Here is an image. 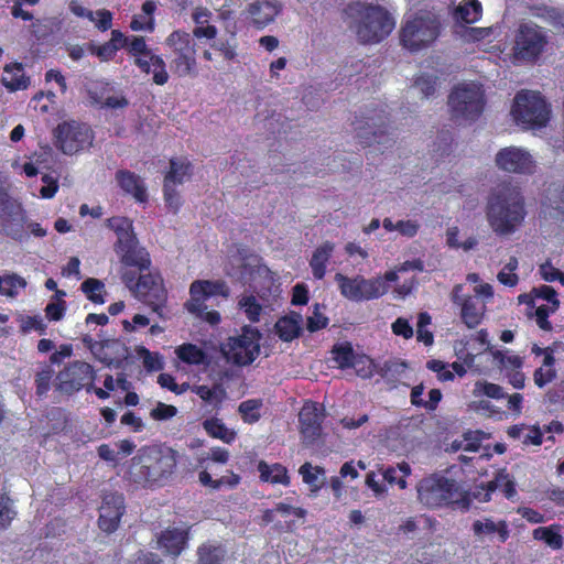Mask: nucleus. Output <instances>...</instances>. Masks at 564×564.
I'll return each instance as SVG.
<instances>
[{"mask_svg":"<svg viewBox=\"0 0 564 564\" xmlns=\"http://www.w3.org/2000/svg\"><path fill=\"white\" fill-rule=\"evenodd\" d=\"M486 215L494 232L498 236L512 235L527 216L521 192L509 186L498 189L488 199Z\"/></svg>","mask_w":564,"mask_h":564,"instance_id":"1","label":"nucleus"},{"mask_svg":"<svg viewBox=\"0 0 564 564\" xmlns=\"http://www.w3.org/2000/svg\"><path fill=\"white\" fill-rule=\"evenodd\" d=\"M419 501L429 509L451 508L468 510L471 498L455 479L432 474L421 479L416 486Z\"/></svg>","mask_w":564,"mask_h":564,"instance_id":"2","label":"nucleus"},{"mask_svg":"<svg viewBox=\"0 0 564 564\" xmlns=\"http://www.w3.org/2000/svg\"><path fill=\"white\" fill-rule=\"evenodd\" d=\"M345 12L358 22L356 33L358 40L364 44L381 42L395 26L393 17L379 4L356 1L349 3Z\"/></svg>","mask_w":564,"mask_h":564,"instance_id":"3","label":"nucleus"},{"mask_svg":"<svg viewBox=\"0 0 564 564\" xmlns=\"http://www.w3.org/2000/svg\"><path fill=\"white\" fill-rule=\"evenodd\" d=\"M177 463V453L166 446H148L132 458L131 474L138 481L161 482L171 476Z\"/></svg>","mask_w":564,"mask_h":564,"instance_id":"4","label":"nucleus"},{"mask_svg":"<svg viewBox=\"0 0 564 564\" xmlns=\"http://www.w3.org/2000/svg\"><path fill=\"white\" fill-rule=\"evenodd\" d=\"M106 225L117 236L115 250L121 262L140 270L148 269L150 265L149 253L139 245L132 221L127 217L115 216L108 218Z\"/></svg>","mask_w":564,"mask_h":564,"instance_id":"5","label":"nucleus"},{"mask_svg":"<svg viewBox=\"0 0 564 564\" xmlns=\"http://www.w3.org/2000/svg\"><path fill=\"white\" fill-rule=\"evenodd\" d=\"M441 33L440 20L431 13H416L404 21L400 30V43L410 52L431 46Z\"/></svg>","mask_w":564,"mask_h":564,"instance_id":"6","label":"nucleus"},{"mask_svg":"<svg viewBox=\"0 0 564 564\" xmlns=\"http://www.w3.org/2000/svg\"><path fill=\"white\" fill-rule=\"evenodd\" d=\"M511 112L518 123L536 129L547 124L551 109L541 93L521 90L514 97Z\"/></svg>","mask_w":564,"mask_h":564,"instance_id":"7","label":"nucleus"},{"mask_svg":"<svg viewBox=\"0 0 564 564\" xmlns=\"http://www.w3.org/2000/svg\"><path fill=\"white\" fill-rule=\"evenodd\" d=\"M448 106L454 120L476 121L484 111V93L475 84L458 85L448 96Z\"/></svg>","mask_w":564,"mask_h":564,"instance_id":"8","label":"nucleus"},{"mask_svg":"<svg viewBox=\"0 0 564 564\" xmlns=\"http://www.w3.org/2000/svg\"><path fill=\"white\" fill-rule=\"evenodd\" d=\"M340 294L352 302L377 300L389 291L380 276L366 279L364 275L347 276L337 272L334 276Z\"/></svg>","mask_w":564,"mask_h":564,"instance_id":"9","label":"nucleus"},{"mask_svg":"<svg viewBox=\"0 0 564 564\" xmlns=\"http://www.w3.org/2000/svg\"><path fill=\"white\" fill-rule=\"evenodd\" d=\"M354 124L358 142L364 148L378 144L388 149L394 143L388 131V117L383 110L372 109Z\"/></svg>","mask_w":564,"mask_h":564,"instance_id":"10","label":"nucleus"},{"mask_svg":"<svg viewBox=\"0 0 564 564\" xmlns=\"http://www.w3.org/2000/svg\"><path fill=\"white\" fill-rule=\"evenodd\" d=\"M191 300L186 303L188 312L199 314L210 325L220 322V314L216 311L204 312L205 301L214 295H228V289L221 281H195L189 289Z\"/></svg>","mask_w":564,"mask_h":564,"instance_id":"11","label":"nucleus"},{"mask_svg":"<svg viewBox=\"0 0 564 564\" xmlns=\"http://www.w3.org/2000/svg\"><path fill=\"white\" fill-rule=\"evenodd\" d=\"M193 174V165L187 158H173L170 160V167L164 176L163 192L166 206L176 213L182 198L177 186L187 182Z\"/></svg>","mask_w":564,"mask_h":564,"instance_id":"12","label":"nucleus"},{"mask_svg":"<svg viewBox=\"0 0 564 564\" xmlns=\"http://www.w3.org/2000/svg\"><path fill=\"white\" fill-rule=\"evenodd\" d=\"M547 43L541 28L532 23H523L516 34L513 47L514 58L525 62H535Z\"/></svg>","mask_w":564,"mask_h":564,"instance_id":"13","label":"nucleus"},{"mask_svg":"<svg viewBox=\"0 0 564 564\" xmlns=\"http://www.w3.org/2000/svg\"><path fill=\"white\" fill-rule=\"evenodd\" d=\"M56 138L59 149L69 155L88 148L93 141L89 127L75 121L61 123L56 130Z\"/></svg>","mask_w":564,"mask_h":564,"instance_id":"14","label":"nucleus"},{"mask_svg":"<svg viewBox=\"0 0 564 564\" xmlns=\"http://www.w3.org/2000/svg\"><path fill=\"white\" fill-rule=\"evenodd\" d=\"M463 285L456 284L452 291V302L460 307V318L465 326L474 329L479 326L487 311L486 302L473 295H462Z\"/></svg>","mask_w":564,"mask_h":564,"instance_id":"15","label":"nucleus"},{"mask_svg":"<svg viewBox=\"0 0 564 564\" xmlns=\"http://www.w3.org/2000/svg\"><path fill=\"white\" fill-rule=\"evenodd\" d=\"M495 162L500 170L514 174H531L535 167L532 155L518 147L502 148L496 154Z\"/></svg>","mask_w":564,"mask_h":564,"instance_id":"16","label":"nucleus"},{"mask_svg":"<svg viewBox=\"0 0 564 564\" xmlns=\"http://www.w3.org/2000/svg\"><path fill=\"white\" fill-rule=\"evenodd\" d=\"M94 378L95 371L89 364L74 361L58 373V389L68 394L83 388L87 389Z\"/></svg>","mask_w":564,"mask_h":564,"instance_id":"17","label":"nucleus"},{"mask_svg":"<svg viewBox=\"0 0 564 564\" xmlns=\"http://www.w3.org/2000/svg\"><path fill=\"white\" fill-rule=\"evenodd\" d=\"M325 411L317 402L307 400L300 413V432L305 444H314L322 435Z\"/></svg>","mask_w":564,"mask_h":564,"instance_id":"18","label":"nucleus"},{"mask_svg":"<svg viewBox=\"0 0 564 564\" xmlns=\"http://www.w3.org/2000/svg\"><path fill=\"white\" fill-rule=\"evenodd\" d=\"M134 292L140 300L152 306L154 312H159L166 300L163 280L159 273L141 274L135 283Z\"/></svg>","mask_w":564,"mask_h":564,"instance_id":"19","label":"nucleus"},{"mask_svg":"<svg viewBox=\"0 0 564 564\" xmlns=\"http://www.w3.org/2000/svg\"><path fill=\"white\" fill-rule=\"evenodd\" d=\"M89 349L99 361L115 368L120 367L129 356L127 346L118 339L90 341Z\"/></svg>","mask_w":564,"mask_h":564,"instance_id":"20","label":"nucleus"},{"mask_svg":"<svg viewBox=\"0 0 564 564\" xmlns=\"http://www.w3.org/2000/svg\"><path fill=\"white\" fill-rule=\"evenodd\" d=\"M123 498L119 494H106L99 509V527L105 532L117 530L123 513Z\"/></svg>","mask_w":564,"mask_h":564,"instance_id":"21","label":"nucleus"},{"mask_svg":"<svg viewBox=\"0 0 564 564\" xmlns=\"http://www.w3.org/2000/svg\"><path fill=\"white\" fill-rule=\"evenodd\" d=\"M281 11V4L273 0H257L249 4V17L252 24L261 30L274 21Z\"/></svg>","mask_w":564,"mask_h":564,"instance_id":"22","label":"nucleus"},{"mask_svg":"<svg viewBox=\"0 0 564 564\" xmlns=\"http://www.w3.org/2000/svg\"><path fill=\"white\" fill-rule=\"evenodd\" d=\"M226 273L237 281H243L247 270V251L243 243L227 247Z\"/></svg>","mask_w":564,"mask_h":564,"instance_id":"23","label":"nucleus"},{"mask_svg":"<svg viewBox=\"0 0 564 564\" xmlns=\"http://www.w3.org/2000/svg\"><path fill=\"white\" fill-rule=\"evenodd\" d=\"M187 531L184 528L167 529L158 539L159 549L173 557L178 556L186 546Z\"/></svg>","mask_w":564,"mask_h":564,"instance_id":"24","label":"nucleus"},{"mask_svg":"<svg viewBox=\"0 0 564 564\" xmlns=\"http://www.w3.org/2000/svg\"><path fill=\"white\" fill-rule=\"evenodd\" d=\"M471 530L477 538L497 534L500 543L507 542L510 536L509 525L506 520L494 521L491 518L475 520Z\"/></svg>","mask_w":564,"mask_h":564,"instance_id":"25","label":"nucleus"},{"mask_svg":"<svg viewBox=\"0 0 564 564\" xmlns=\"http://www.w3.org/2000/svg\"><path fill=\"white\" fill-rule=\"evenodd\" d=\"M242 334L239 337H230L221 346V352L227 361L235 365H245L247 362V326L241 328Z\"/></svg>","mask_w":564,"mask_h":564,"instance_id":"26","label":"nucleus"},{"mask_svg":"<svg viewBox=\"0 0 564 564\" xmlns=\"http://www.w3.org/2000/svg\"><path fill=\"white\" fill-rule=\"evenodd\" d=\"M116 180L121 189L133 196V198L140 203H143L148 198L147 188L143 181L135 174L129 171H119L116 174Z\"/></svg>","mask_w":564,"mask_h":564,"instance_id":"27","label":"nucleus"},{"mask_svg":"<svg viewBox=\"0 0 564 564\" xmlns=\"http://www.w3.org/2000/svg\"><path fill=\"white\" fill-rule=\"evenodd\" d=\"M335 245L330 241H325L318 246L310 260V267L312 269L313 276L316 280L324 279L326 274L327 264L333 256Z\"/></svg>","mask_w":564,"mask_h":564,"instance_id":"28","label":"nucleus"},{"mask_svg":"<svg viewBox=\"0 0 564 564\" xmlns=\"http://www.w3.org/2000/svg\"><path fill=\"white\" fill-rule=\"evenodd\" d=\"M171 69L178 77L197 74L196 50L173 54Z\"/></svg>","mask_w":564,"mask_h":564,"instance_id":"29","label":"nucleus"},{"mask_svg":"<svg viewBox=\"0 0 564 564\" xmlns=\"http://www.w3.org/2000/svg\"><path fill=\"white\" fill-rule=\"evenodd\" d=\"M1 80L3 86L10 91L26 89L30 85V79L25 77L23 67L19 63L7 65Z\"/></svg>","mask_w":564,"mask_h":564,"instance_id":"30","label":"nucleus"},{"mask_svg":"<svg viewBox=\"0 0 564 564\" xmlns=\"http://www.w3.org/2000/svg\"><path fill=\"white\" fill-rule=\"evenodd\" d=\"M258 470L260 473V478L262 481L271 484H281L283 486L290 485L288 469L281 464L269 465L265 462L261 460L258 465Z\"/></svg>","mask_w":564,"mask_h":564,"instance_id":"31","label":"nucleus"},{"mask_svg":"<svg viewBox=\"0 0 564 564\" xmlns=\"http://www.w3.org/2000/svg\"><path fill=\"white\" fill-rule=\"evenodd\" d=\"M156 10V3L152 0H148L142 4L141 13L135 14L132 18L130 28L133 31H145L152 32L155 28L154 12Z\"/></svg>","mask_w":564,"mask_h":564,"instance_id":"32","label":"nucleus"},{"mask_svg":"<svg viewBox=\"0 0 564 564\" xmlns=\"http://www.w3.org/2000/svg\"><path fill=\"white\" fill-rule=\"evenodd\" d=\"M300 321L299 315L295 317L288 315L280 317L274 325L279 338L286 343L297 338L302 332Z\"/></svg>","mask_w":564,"mask_h":564,"instance_id":"33","label":"nucleus"},{"mask_svg":"<svg viewBox=\"0 0 564 564\" xmlns=\"http://www.w3.org/2000/svg\"><path fill=\"white\" fill-rule=\"evenodd\" d=\"M532 535L534 540L543 541L552 550H560L563 546L560 524L554 523L549 527H539L533 530Z\"/></svg>","mask_w":564,"mask_h":564,"instance_id":"34","label":"nucleus"},{"mask_svg":"<svg viewBox=\"0 0 564 564\" xmlns=\"http://www.w3.org/2000/svg\"><path fill=\"white\" fill-rule=\"evenodd\" d=\"M164 44L173 54L196 50L192 35L184 30H174Z\"/></svg>","mask_w":564,"mask_h":564,"instance_id":"35","label":"nucleus"},{"mask_svg":"<svg viewBox=\"0 0 564 564\" xmlns=\"http://www.w3.org/2000/svg\"><path fill=\"white\" fill-rule=\"evenodd\" d=\"M128 53L133 57L134 64L139 68L147 67V61L154 55L151 48L148 47L144 37L131 36L127 46Z\"/></svg>","mask_w":564,"mask_h":564,"instance_id":"36","label":"nucleus"},{"mask_svg":"<svg viewBox=\"0 0 564 564\" xmlns=\"http://www.w3.org/2000/svg\"><path fill=\"white\" fill-rule=\"evenodd\" d=\"M147 61V67L139 68L147 75H152V79L156 85H164L169 80V73L166 70V64L160 55H152Z\"/></svg>","mask_w":564,"mask_h":564,"instance_id":"37","label":"nucleus"},{"mask_svg":"<svg viewBox=\"0 0 564 564\" xmlns=\"http://www.w3.org/2000/svg\"><path fill=\"white\" fill-rule=\"evenodd\" d=\"M411 474V467L406 462H402L397 467L389 466L382 471L384 481L389 485L399 486L400 489L406 488V477Z\"/></svg>","mask_w":564,"mask_h":564,"instance_id":"38","label":"nucleus"},{"mask_svg":"<svg viewBox=\"0 0 564 564\" xmlns=\"http://www.w3.org/2000/svg\"><path fill=\"white\" fill-rule=\"evenodd\" d=\"M482 13V7L479 0H467L460 3L455 11L456 19L471 24L480 20Z\"/></svg>","mask_w":564,"mask_h":564,"instance_id":"39","label":"nucleus"},{"mask_svg":"<svg viewBox=\"0 0 564 564\" xmlns=\"http://www.w3.org/2000/svg\"><path fill=\"white\" fill-rule=\"evenodd\" d=\"M180 360L188 365H204L207 360L205 351L194 344H183L175 349Z\"/></svg>","mask_w":564,"mask_h":564,"instance_id":"40","label":"nucleus"},{"mask_svg":"<svg viewBox=\"0 0 564 564\" xmlns=\"http://www.w3.org/2000/svg\"><path fill=\"white\" fill-rule=\"evenodd\" d=\"M333 360L340 369L354 367L355 351L349 341L334 345L332 349Z\"/></svg>","mask_w":564,"mask_h":564,"instance_id":"41","label":"nucleus"},{"mask_svg":"<svg viewBox=\"0 0 564 564\" xmlns=\"http://www.w3.org/2000/svg\"><path fill=\"white\" fill-rule=\"evenodd\" d=\"M503 478H506L505 468L499 469L492 480L477 486L473 494L474 498L482 502L490 501L492 492L501 486V480H503Z\"/></svg>","mask_w":564,"mask_h":564,"instance_id":"42","label":"nucleus"},{"mask_svg":"<svg viewBox=\"0 0 564 564\" xmlns=\"http://www.w3.org/2000/svg\"><path fill=\"white\" fill-rule=\"evenodd\" d=\"M26 286L25 280L18 274L0 275V294L15 297Z\"/></svg>","mask_w":564,"mask_h":564,"instance_id":"43","label":"nucleus"},{"mask_svg":"<svg viewBox=\"0 0 564 564\" xmlns=\"http://www.w3.org/2000/svg\"><path fill=\"white\" fill-rule=\"evenodd\" d=\"M204 429L212 437L221 440L225 443H231L235 440V432L227 429L218 419L206 420Z\"/></svg>","mask_w":564,"mask_h":564,"instance_id":"44","label":"nucleus"},{"mask_svg":"<svg viewBox=\"0 0 564 564\" xmlns=\"http://www.w3.org/2000/svg\"><path fill=\"white\" fill-rule=\"evenodd\" d=\"M225 551L219 545L206 544L198 550L197 564H223Z\"/></svg>","mask_w":564,"mask_h":564,"instance_id":"45","label":"nucleus"},{"mask_svg":"<svg viewBox=\"0 0 564 564\" xmlns=\"http://www.w3.org/2000/svg\"><path fill=\"white\" fill-rule=\"evenodd\" d=\"M18 322L20 323V329L24 334L36 332L43 335L46 330V324L41 315H23L19 314Z\"/></svg>","mask_w":564,"mask_h":564,"instance_id":"46","label":"nucleus"},{"mask_svg":"<svg viewBox=\"0 0 564 564\" xmlns=\"http://www.w3.org/2000/svg\"><path fill=\"white\" fill-rule=\"evenodd\" d=\"M532 15L553 25L561 24L563 21V13L558 9L545 4L534 6Z\"/></svg>","mask_w":564,"mask_h":564,"instance_id":"47","label":"nucleus"},{"mask_svg":"<svg viewBox=\"0 0 564 564\" xmlns=\"http://www.w3.org/2000/svg\"><path fill=\"white\" fill-rule=\"evenodd\" d=\"M473 394L475 397L486 395L495 400H500L506 397L501 386L488 381H477Z\"/></svg>","mask_w":564,"mask_h":564,"instance_id":"48","label":"nucleus"},{"mask_svg":"<svg viewBox=\"0 0 564 564\" xmlns=\"http://www.w3.org/2000/svg\"><path fill=\"white\" fill-rule=\"evenodd\" d=\"M65 296V292L56 291L52 302L45 307V315L48 321L57 322L61 321L65 314L66 305L62 297Z\"/></svg>","mask_w":564,"mask_h":564,"instance_id":"49","label":"nucleus"},{"mask_svg":"<svg viewBox=\"0 0 564 564\" xmlns=\"http://www.w3.org/2000/svg\"><path fill=\"white\" fill-rule=\"evenodd\" d=\"M249 290L251 289L261 300L269 302L270 297H274L279 291V286L274 285V281L271 278H265L261 288L256 283L252 272L249 271Z\"/></svg>","mask_w":564,"mask_h":564,"instance_id":"50","label":"nucleus"},{"mask_svg":"<svg viewBox=\"0 0 564 564\" xmlns=\"http://www.w3.org/2000/svg\"><path fill=\"white\" fill-rule=\"evenodd\" d=\"M82 290L91 302L98 303V304H101L105 302V300H104L105 285L101 281H99L97 279H93V278L87 279L86 281L83 282Z\"/></svg>","mask_w":564,"mask_h":564,"instance_id":"51","label":"nucleus"},{"mask_svg":"<svg viewBox=\"0 0 564 564\" xmlns=\"http://www.w3.org/2000/svg\"><path fill=\"white\" fill-rule=\"evenodd\" d=\"M203 401L206 403L217 406L223 399V390L218 387L209 388L207 386H195L193 389Z\"/></svg>","mask_w":564,"mask_h":564,"instance_id":"52","label":"nucleus"},{"mask_svg":"<svg viewBox=\"0 0 564 564\" xmlns=\"http://www.w3.org/2000/svg\"><path fill=\"white\" fill-rule=\"evenodd\" d=\"M139 358L142 359L143 366L149 371H158L163 368L162 356L158 352H151L144 347L137 349Z\"/></svg>","mask_w":564,"mask_h":564,"instance_id":"53","label":"nucleus"},{"mask_svg":"<svg viewBox=\"0 0 564 564\" xmlns=\"http://www.w3.org/2000/svg\"><path fill=\"white\" fill-rule=\"evenodd\" d=\"M532 294L535 297H539V299H542V300H545L546 302H549L551 304L552 312H555L560 306L557 293L550 285L543 284V285H540L539 288H533Z\"/></svg>","mask_w":564,"mask_h":564,"instance_id":"54","label":"nucleus"},{"mask_svg":"<svg viewBox=\"0 0 564 564\" xmlns=\"http://www.w3.org/2000/svg\"><path fill=\"white\" fill-rule=\"evenodd\" d=\"M87 20L94 23L99 31L105 32L112 25V13L106 9L91 10V18H87Z\"/></svg>","mask_w":564,"mask_h":564,"instance_id":"55","label":"nucleus"},{"mask_svg":"<svg viewBox=\"0 0 564 564\" xmlns=\"http://www.w3.org/2000/svg\"><path fill=\"white\" fill-rule=\"evenodd\" d=\"M15 514L12 501L8 497H0V532L10 525Z\"/></svg>","mask_w":564,"mask_h":564,"instance_id":"56","label":"nucleus"},{"mask_svg":"<svg viewBox=\"0 0 564 564\" xmlns=\"http://www.w3.org/2000/svg\"><path fill=\"white\" fill-rule=\"evenodd\" d=\"M437 77L429 74H422L414 80V85L421 90L424 98H429L435 93Z\"/></svg>","mask_w":564,"mask_h":564,"instance_id":"57","label":"nucleus"},{"mask_svg":"<svg viewBox=\"0 0 564 564\" xmlns=\"http://www.w3.org/2000/svg\"><path fill=\"white\" fill-rule=\"evenodd\" d=\"M177 414V409L174 405L159 402L155 408L151 410V417L156 421H165L174 417Z\"/></svg>","mask_w":564,"mask_h":564,"instance_id":"58","label":"nucleus"},{"mask_svg":"<svg viewBox=\"0 0 564 564\" xmlns=\"http://www.w3.org/2000/svg\"><path fill=\"white\" fill-rule=\"evenodd\" d=\"M323 473H324L323 468H321V467L313 468V466L310 463H305L300 467V474L303 477V481L310 486H315L316 488H318L316 485L318 475L323 474Z\"/></svg>","mask_w":564,"mask_h":564,"instance_id":"59","label":"nucleus"},{"mask_svg":"<svg viewBox=\"0 0 564 564\" xmlns=\"http://www.w3.org/2000/svg\"><path fill=\"white\" fill-rule=\"evenodd\" d=\"M327 325L328 318L318 312V305L316 304L313 315L307 317L306 328L311 333H314L323 328H326Z\"/></svg>","mask_w":564,"mask_h":564,"instance_id":"60","label":"nucleus"},{"mask_svg":"<svg viewBox=\"0 0 564 564\" xmlns=\"http://www.w3.org/2000/svg\"><path fill=\"white\" fill-rule=\"evenodd\" d=\"M53 377V370L48 367L42 369L36 375V392L39 395L45 394L50 390L51 379Z\"/></svg>","mask_w":564,"mask_h":564,"instance_id":"61","label":"nucleus"},{"mask_svg":"<svg viewBox=\"0 0 564 564\" xmlns=\"http://www.w3.org/2000/svg\"><path fill=\"white\" fill-rule=\"evenodd\" d=\"M268 412L269 409L263 406L261 399H249V424L258 422Z\"/></svg>","mask_w":564,"mask_h":564,"instance_id":"62","label":"nucleus"},{"mask_svg":"<svg viewBox=\"0 0 564 564\" xmlns=\"http://www.w3.org/2000/svg\"><path fill=\"white\" fill-rule=\"evenodd\" d=\"M556 377V370L554 368L543 369L542 367L535 369L533 373L534 383L539 388H543L545 384L553 381Z\"/></svg>","mask_w":564,"mask_h":564,"instance_id":"63","label":"nucleus"},{"mask_svg":"<svg viewBox=\"0 0 564 564\" xmlns=\"http://www.w3.org/2000/svg\"><path fill=\"white\" fill-rule=\"evenodd\" d=\"M391 328L393 334L397 336H402L405 339H410L413 336V328L406 318L398 317L392 323Z\"/></svg>","mask_w":564,"mask_h":564,"instance_id":"64","label":"nucleus"}]
</instances>
